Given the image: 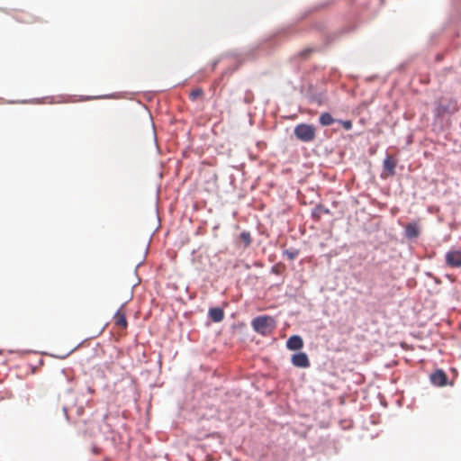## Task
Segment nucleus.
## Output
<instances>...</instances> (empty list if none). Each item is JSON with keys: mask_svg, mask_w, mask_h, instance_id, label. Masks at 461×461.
<instances>
[{"mask_svg": "<svg viewBox=\"0 0 461 461\" xmlns=\"http://www.w3.org/2000/svg\"><path fill=\"white\" fill-rule=\"evenodd\" d=\"M430 381L434 385L444 386L447 383V376L442 370H437L430 375Z\"/></svg>", "mask_w": 461, "mask_h": 461, "instance_id": "nucleus-7", "label": "nucleus"}, {"mask_svg": "<svg viewBox=\"0 0 461 461\" xmlns=\"http://www.w3.org/2000/svg\"><path fill=\"white\" fill-rule=\"evenodd\" d=\"M420 235V227L416 222L408 223L405 226V236L408 239H415Z\"/></svg>", "mask_w": 461, "mask_h": 461, "instance_id": "nucleus-9", "label": "nucleus"}, {"mask_svg": "<svg viewBox=\"0 0 461 461\" xmlns=\"http://www.w3.org/2000/svg\"><path fill=\"white\" fill-rule=\"evenodd\" d=\"M276 325L275 319L267 315L256 317L251 321L253 330L263 336L271 334L276 329Z\"/></svg>", "mask_w": 461, "mask_h": 461, "instance_id": "nucleus-1", "label": "nucleus"}, {"mask_svg": "<svg viewBox=\"0 0 461 461\" xmlns=\"http://www.w3.org/2000/svg\"><path fill=\"white\" fill-rule=\"evenodd\" d=\"M16 18L23 23H34L37 21L36 18L32 16L25 17V14L23 12L17 13Z\"/></svg>", "mask_w": 461, "mask_h": 461, "instance_id": "nucleus-14", "label": "nucleus"}, {"mask_svg": "<svg viewBox=\"0 0 461 461\" xmlns=\"http://www.w3.org/2000/svg\"><path fill=\"white\" fill-rule=\"evenodd\" d=\"M114 325L122 330H126L128 321L126 320V312L124 305H122L113 315Z\"/></svg>", "mask_w": 461, "mask_h": 461, "instance_id": "nucleus-4", "label": "nucleus"}, {"mask_svg": "<svg viewBox=\"0 0 461 461\" xmlns=\"http://www.w3.org/2000/svg\"><path fill=\"white\" fill-rule=\"evenodd\" d=\"M203 96V90L200 87L193 89L189 94V98L192 101H195L198 98H202Z\"/></svg>", "mask_w": 461, "mask_h": 461, "instance_id": "nucleus-13", "label": "nucleus"}, {"mask_svg": "<svg viewBox=\"0 0 461 461\" xmlns=\"http://www.w3.org/2000/svg\"><path fill=\"white\" fill-rule=\"evenodd\" d=\"M311 52H312V50H303V51H302V52L300 53V56H301V57H303V58H305V57H307Z\"/></svg>", "mask_w": 461, "mask_h": 461, "instance_id": "nucleus-17", "label": "nucleus"}, {"mask_svg": "<svg viewBox=\"0 0 461 461\" xmlns=\"http://www.w3.org/2000/svg\"><path fill=\"white\" fill-rule=\"evenodd\" d=\"M285 254L288 257L289 259H294L298 256V251H296V250H285Z\"/></svg>", "mask_w": 461, "mask_h": 461, "instance_id": "nucleus-15", "label": "nucleus"}, {"mask_svg": "<svg viewBox=\"0 0 461 461\" xmlns=\"http://www.w3.org/2000/svg\"><path fill=\"white\" fill-rule=\"evenodd\" d=\"M341 124L343 128L347 131H349L352 129V122L350 121H343L341 122Z\"/></svg>", "mask_w": 461, "mask_h": 461, "instance_id": "nucleus-16", "label": "nucleus"}, {"mask_svg": "<svg viewBox=\"0 0 461 461\" xmlns=\"http://www.w3.org/2000/svg\"><path fill=\"white\" fill-rule=\"evenodd\" d=\"M292 363L294 366L306 368L310 366V361L307 355L303 352H299L292 357Z\"/></svg>", "mask_w": 461, "mask_h": 461, "instance_id": "nucleus-6", "label": "nucleus"}, {"mask_svg": "<svg viewBox=\"0 0 461 461\" xmlns=\"http://www.w3.org/2000/svg\"><path fill=\"white\" fill-rule=\"evenodd\" d=\"M286 347L290 350H299L303 347V339L298 335H294L287 339Z\"/></svg>", "mask_w": 461, "mask_h": 461, "instance_id": "nucleus-8", "label": "nucleus"}, {"mask_svg": "<svg viewBox=\"0 0 461 461\" xmlns=\"http://www.w3.org/2000/svg\"><path fill=\"white\" fill-rule=\"evenodd\" d=\"M397 161L392 156H387L384 160V172L383 177H386L388 176H393L395 174V167Z\"/></svg>", "mask_w": 461, "mask_h": 461, "instance_id": "nucleus-5", "label": "nucleus"}, {"mask_svg": "<svg viewBox=\"0 0 461 461\" xmlns=\"http://www.w3.org/2000/svg\"><path fill=\"white\" fill-rule=\"evenodd\" d=\"M445 261L449 267H461V250L450 249L445 255Z\"/></svg>", "mask_w": 461, "mask_h": 461, "instance_id": "nucleus-3", "label": "nucleus"}, {"mask_svg": "<svg viewBox=\"0 0 461 461\" xmlns=\"http://www.w3.org/2000/svg\"><path fill=\"white\" fill-rule=\"evenodd\" d=\"M209 317L214 322H220L224 318V312L219 307L211 308L209 310Z\"/></svg>", "mask_w": 461, "mask_h": 461, "instance_id": "nucleus-10", "label": "nucleus"}, {"mask_svg": "<svg viewBox=\"0 0 461 461\" xmlns=\"http://www.w3.org/2000/svg\"><path fill=\"white\" fill-rule=\"evenodd\" d=\"M295 137L303 142H311L316 137V129L312 124L300 123L294 127Z\"/></svg>", "mask_w": 461, "mask_h": 461, "instance_id": "nucleus-2", "label": "nucleus"}, {"mask_svg": "<svg viewBox=\"0 0 461 461\" xmlns=\"http://www.w3.org/2000/svg\"><path fill=\"white\" fill-rule=\"evenodd\" d=\"M319 121L322 126H330L334 122V119L332 118L331 114L329 113H321Z\"/></svg>", "mask_w": 461, "mask_h": 461, "instance_id": "nucleus-11", "label": "nucleus"}, {"mask_svg": "<svg viewBox=\"0 0 461 461\" xmlns=\"http://www.w3.org/2000/svg\"><path fill=\"white\" fill-rule=\"evenodd\" d=\"M240 240L243 243L245 248H248L251 244V242H252V239H251L250 233L249 231H246V230L242 231L240 234Z\"/></svg>", "mask_w": 461, "mask_h": 461, "instance_id": "nucleus-12", "label": "nucleus"}]
</instances>
